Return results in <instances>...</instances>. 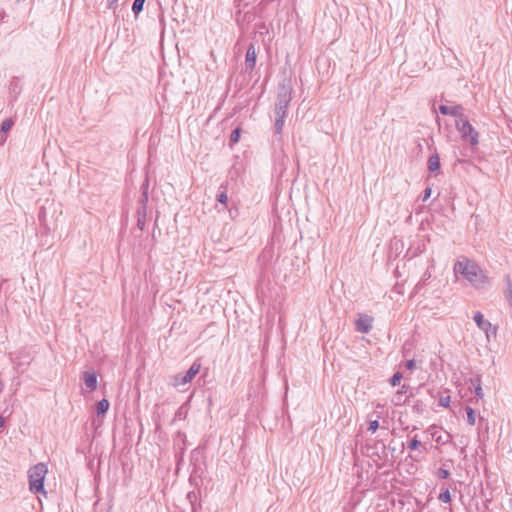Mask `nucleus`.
Masks as SVG:
<instances>
[{
    "mask_svg": "<svg viewBox=\"0 0 512 512\" xmlns=\"http://www.w3.org/2000/svg\"><path fill=\"white\" fill-rule=\"evenodd\" d=\"M455 275L463 277L470 285L477 289L485 288L488 284V277L480 266L473 260L461 256L453 267Z\"/></svg>",
    "mask_w": 512,
    "mask_h": 512,
    "instance_id": "nucleus-1",
    "label": "nucleus"
},
{
    "mask_svg": "<svg viewBox=\"0 0 512 512\" xmlns=\"http://www.w3.org/2000/svg\"><path fill=\"white\" fill-rule=\"evenodd\" d=\"M48 473V468L44 463H38L30 468L29 486L34 493L44 492L43 482Z\"/></svg>",
    "mask_w": 512,
    "mask_h": 512,
    "instance_id": "nucleus-2",
    "label": "nucleus"
},
{
    "mask_svg": "<svg viewBox=\"0 0 512 512\" xmlns=\"http://www.w3.org/2000/svg\"><path fill=\"white\" fill-rule=\"evenodd\" d=\"M455 126L463 139L469 141L472 146L478 145L479 134L475 131L467 118L460 117L456 120Z\"/></svg>",
    "mask_w": 512,
    "mask_h": 512,
    "instance_id": "nucleus-3",
    "label": "nucleus"
},
{
    "mask_svg": "<svg viewBox=\"0 0 512 512\" xmlns=\"http://www.w3.org/2000/svg\"><path fill=\"white\" fill-rule=\"evenodd\" d=\"M291 101V89L285 82L281 83L278 88L277 100L275 104V114L286 116L287 108Z\"/></svg>",
    "mask_w": 512,
    "mask_h": 512,
    "instance_id": "nucleus-4",
    "label": "nucleus"
},
{
    "mask_svg": "<svg viewBox=\"0 0 512 512\" xmlns=\"http://www.w3.org/2000/svg\"><path fill=\"white\" fill-rule=\"evenodd\" d=\"M475 324L485 334L487 341L496 337L497 327L492 322H475Z\"/></svg>",
    "mask_w": 512,
    "mask_h": 512,
    "instance_id": "nucleus-5",
    "label": "nucleus"
},
{
    "mask_svg": "<svg viewBox=\"0 0 512 512\" xmlns=\"http://www.w3.org/2000/svg\"><path fill=\"white\" fill-rule=\"evenodd\" d=\"M257 59V53L254 44H250L245 57V69L246 71H252L255 67Z\"/></svg>",
    "mask_w": 512,
    "mask_h": 512,
    "instance_id": "nucleus-6",
    "label": "nucleus"
},
{
    "mask_svg": "<svg viewBox=\"0 0 512 512\" xmlns=\"http://www.w3.org/2000/svg\"><path fill=\"white\" fill-rule=\"evenodd\" d=\"M439 112L443 115H451L456 117V120L460 117H464L462 114V107L460 105L455 106H447V105H440L439 106Z\"/></svg>",
    "mask_w": 512,
    "mask_h": 512,
    "instance_id": "nucleus-7",
    "label": "nucleus"
},
{
    "mask_svg": "<svg viewBox=\"0 0 512 512\" xmlns=\"http://www.w3.org/2000/svg\"><path fill=\"white\" fill-rule=\"evenodd\" d=\"M85 387L89 391H93L97 387V376L94 372L86 371L83 375Z\"/></svg>",
    "mask_w": 512,
    "mask_h": 512,
    "instance_id": "nucleus-8",
    "label": "nucleus"
},
{
    "mask_svg": "<svg viewBox=\"0 0 512 512\" xmlns=\"http://www.w3.org/2000/svg\"><path fill=\"white\" fill-rule=\"evenodd\" d=\"M191 381L186 378V373L182 374L179 373L177 375H174L171 377V385L176 388H182L186 384L190 383Z\"/></svg>",
    "mask_w": 512,
    "mask_h": 512,
    "instance_id": "nucleus-9",
    "label": "nucleus"
},
{
    "mask_svg": "<svg viewBox=\"0 0 512 512\" xmlns=\"http://www.w3.org/2000/svg\"><path fill=\"white\" fill-rule=\"evenodd\" d=\"M367 450H373L372 454L377 455L380 458V454H384L386 451V446L383 441H376L373 446L367 445Z\"/></svg>",
    "mask_w": 512,
    "mask_h": 512,
    "instance_id": "nucleus-10",
    "label": "nucleus"
},
{
    "mask_svg": "<svg viewBox=\"0 0 512 512\" xmlns=\"http://www.w3.org/2000/svg\"><path fill=\"white\" fill-rule=\"evenodd\" d=\"M440 169V158L438 154H433L428 159V170L430 172H436Z\"/></svg>",
    "mask_w": 512,
    "mask_h": 512,
    "instance_id": "nucleus-11",
    "label": "nucleus"
},
{
    "mask_svg": "<svg viewBox=\"0 0 512 512\" xmlns=\"http://www.w3.org/2000/svg\"><path fill=\"white\" fill-rule=\"evenodd\" d=\"M201 368V364L198 362H194L191 367L186 371V378L188 380L192 381V379L199 373Z\"/></svg>",
    "mask_w": 512,
    "mask_h": 512,
    "instance_id": "nucleus-12",
    "label": "nucleus"
},
{
    "mask_svg": "<svg viewBox=\"0 0 512 512\" xmlns=\"http://www.w3.org/2000/svg\"><path fill=\"white\" fill-rule=\"evenodd\" d=\"M109 406L110 404L106 399H103L100 402H98L96 406L97 416L100 417L101 415H104L108 411Z\"/></svg>",
    "mask_w": 512,
    "mask_h": 512,
    "instance_id": "nucleus-13",
    "label": "nucleus"
},
{
    "mask_svg": "<svg viewBox=\"0 0 512 512\" xmlns=\"http://www.w3.org/2000/svg\"><path fill=\"white\" fill-rule=\"evenodd\" d=\"M371 329V322H355V330L357 332L368 333Z\"/></svg>",
    "mask_w": 512,
    "mask_h": 512,
    "instance_id": "nucleus-14",
    "label": "nucleus"
},
{
    "mask_svg": "<svg viewBox=\"0 0 512 512\" xmlns=\"http://www.w3.org/2000/svg\"><path fill=\"white\" fill-rule=\"evenodd\" d=\"M276 120H275V133L279 134L281 133L283 126H284V119L286 116H281V114H275Z\"/></svg>",
    "mask_w": 512,
    "mask_h": 512,
    "instance_id": "nucleus-15",
    "label": "nucleus"
},
{
    "mask_svg": "<svg viewBox=\"0 0 512 512\" xmlns=\"http://www.w3.org/2000/svg\"><path fill=\"white\" fill-rule=\"evenodd\" d=\"M467 422L470 425H474L476 422V412L471 407H466Z\"/></svg>",
    "mask_w": 512,
    "mask_h": 512,
    "instance_id": "nucleus-16",
    "label": "nucleus"
},
{
    "mask_svg": "<svg viewBox=\"0 0 512 512\" xmlns=\"http://www.w3.org/2000/svg\"><path fill=\"white\" fill-rule=\"evenodd\" d=\"M14 122L12 119H5L1 124L0 133H7L13 126Z\"/></svg>",
    "mask_w": 512,
    "mask_h": 512,
    "instance_id": "nucleus-17",
    "label": "nucleus"
},
{
    "mask_svg": "<svg viewBox=\"0 0 512 512\" xmlns=\"http://www.w3.org/2000/svg\"><path fill=\"white\" fill-rule=\"evenodd\" d=\"M431 276V272L429 270H426L423 273L421 280L417 283L416 288L421 289V287L425 285V283L431 278Z\"/></svg>",
    "mask_w": 512,
    "mask_h": 512,
    "instance_id": "nucleus-18",
    "label": "nucleus"
},
{
    "mask_svg": "<svg viewBox=\"0 0 512 512\" xmlns=\"http://www.w3.org/2000/svg\"><path fill=\"white\" fill-rule=\"evenodd\" d=\"M144 2L145 0H134L132 10L136 15L142 11Z\"/></svg>",
    "mask_w": 512,
    "mask_h": 512,
    "instance_id": "nucleus-19",
    "label": "nucleus"
},
{
    "mask_svg": "<svg viewBox=\"0 0 512 512\" xmlns=\"http://www.w3.org/2000/svg\"><path fill=\"white\" fill-rule=\"evenodd\" d=\"M439 500L443 503H449L451 501V495L448 489L440 493Z\"/></svg>",
    "mask_w": 512,
    "mask_h": 512,
    "instance_id": "nucleus-20",
    "label": "nucleus"
},
{
    "mask_svg": "<svg viewBox=\"0 0 512 512\" xmlns=\"http://www.w3.org/2000/svg\"><path fill=\"white\" fill-rule=\"evenodd\" d=\"M401 379H402V374L400 372H396L390 378V384L392 386H396V385H398L400 383Z\"/></svg>",
    "mask_w": 512,
    "mask_h": 512,
    "instance_id": "nucleus-21",
    "label": "nucleus"
},
{
    "mask_svg": "<svg viewBox=\"0 0 512 512\" xmlns=\"http://www.w3.org/2000/svg\"><path fill=\"white\" fill-rule=\"evenodd\" d=\"M379 428V422L377 420L370 421L368 424V431L375 433Z\"/></svg>",
    "mask_w": 512,
    "mask_h": 512,
    "instance_id": "nucleus-22",
    "label": "nucleus"
},
{
    "mask_svg": "<svg viewBox=\"0 0 512 512\" xmlns=\"http://www.w3.org/2000/svg\"><path fill=\"white\" fill-rule=\"evenodd\" d=\"M439 405L442 407H449L450 405V396H441L439 399Z\"/></svg>",
    "mask_w": 512,
    "mask_h": 512,
    "instance_id": "nucleus-23",
    "label": "nucleus"
},
{
    "mask_svg": "<svg viewBox=\"0 0 512 512\" xmlns=\"http://www.w3.org/2000/svg\"><path fill=\"white\" fill-rule=\"evenodd\" d=\"M239 138H240V130L239 129L233 130L230 135L231 142L236 143L239 141Z\"/></svg>",
    "mask_w": 512,
    "mask_h": 512,
    "instance_id": "nucleus-24",
    "label": "nucleus"
},
{
    "mask_svg": "<svg viewBox=\"0 0 512 512\" xmlns=\"http://www.w3.org/2000/svg\"><path fill=\"white\" fill-rule=\"evenodd\" d=\"M421 445V442L416 438L414 437L410 442H409V449L411 450H416L419 446Z\"/></svg>",
    "mask_w": 512,
    "mask_h": 512,
    "instance_id": "nucleus-25",
    "label": "nucleus"
},
{
    "mask_svg": "<svg viewBox=\"0 0 512 512\" xmlns=\"http://www.w3.org/2000/svg\"><path fill=\"white\" fill-rule=\"evenodd\" d=\"M475 395L478 398H483V396H484L483 391H482V387H481V383H480L479 379H477V385L475 387Z\"/></svg>",
    "mask_w": 512,
    "mask_h": 512,
    "instance_id": "nucleus-26",
    "label": "nucleus"
},
{
    "mask_svg": "<svg viewBox=\"0 0 512 512\" xmlns=\"http://www.w3.org/2000/svg\"><path fill=\"white\" fill-rule=\"evenodd\" d=\"M217 200L218 202H220L221 204H227V201H228V196L225 192H221L217 195Z\"/></svg>",
    "mask_w": 512,
    "mask_h": 512,
    "instance_id": "nucleus-27",
    "label": "nucleus"
},
{
    "mask_svg": "<svg viewBox=\"0 0 512 512\" xmlns=\"http://www.w3.org/2000/svg\"><path fill=\"white\" fill-rule=\"evenodd\" d=\"M450 476V472L446 469L440 468L438 470V477L441 479H447Z\"/></svg>",
    "mask_w": 512,
    "mask_h": 512,
    "instance_id": "nucleus-28",
    "label": "nucleus"
},
{
    "mask_svg": "<svg viewBox=\"0 0 512 512\" xmlns=\"http://www.w3.org/2000/svg\"><path fill=\"white\" fill-rule=\"evenodd\" d=\"M404 366H405L406 369L412 371L415 368L416 363H415V361L413 359H411V360H407L405 362Z\"/></svg>",
    "mask_w": 512,
    "mask_h": 512,
    "instance_id": "nucleus-29",
    "label": "nucleus"
},
{
    "mask_svg": "<svg viewBox=\"0 0 512 512\" xmlns=\"http://www.w3.org/2000/svg\"><path fill=\"white\" fill-rule=\"evenodd\" d=\"M472 320H484V316L480 311L474 312Z\"/></svg>",
    "mask_w": 512,
    "mask_h": 512,
    "instance_id": "nucleus-30",
    "label": "nucleus"
},
{
    "mask_svg": "<svg viewBox=\"0 0 512 512\" xmlns=\"http://www.w3.org/2000/svg\"><path fill=\"white\" fill-rule=\"evenodd\" d=\"M431 188H426L423 195V201H426L431 196Z\"/></svg>",
    "mask_w": 512,
    "mask_h": 512,
    "instance_id": "nucleus-31",
    "label": "nucleus"
},
{
    "mask_svg": "<svg viewBox=\"0 0 512 512\" xmlns=\"http://www.w3.org/2000/svg\"><path fill=\"white\" fill-rule=\"evenodd\" d=\"M138 227L142 230L144 227V222L139 218L138 219Z\"/></svg>",
    "mask_w": 512,
    "mask_h": 512,
    "instance_id": "nucleus-32",
    "label": "nucleus"
},
{
    "mask_svg": "<svg viewBox=\"0 0 512 512\" xmlns=\"http://www.w3.org/2000/svg\"><path fill=\"white\" fill-rule=\"evenodd\" d=\"M406 392V386L403 385L401 391H399L397 394L400 395L401 393Z\"/></svg>",
    "mask_w": 512,
    "mask_h": 512,
    "instance_id": "nucleus-33",
    "label": "nucleus"
},
{
    "mask_svg": "<svg viewBox=\"0 0 512 512\" xmlns=\"http://www.w3.org/2000/svg\"><path fill=\"white\" fill-rule=\"evenodd\" d=\"M4 425V419L0 416V428Z\"/></svg>",
    "mask_w": 512,
    "mask_h": 512,
    "instance_id": "nucleus-34",
    "label": "nucleus"
},
{
    "mask_svg": "<svg viewBox=\"0 0 512 512\" xmlns=\"http://www.w3.org/2000/svg\"><path fill=\"white\" fill-rule=\"evenodd\" d=\"M358 320L363 321V320H370V319L367 316H365V317H360Z\"/></svg>",
    "mask_w": 512,
    "mask_h": 512,
    "instance_id": "nucleus-35",
    "label": "nucleus"
},
{
    "mask_svg": "<svg viewBox=\"0 0 512 512\" xmlns=\"http://www.w3.org/2000/svg\"><path fill=\"white\" fill-rule=\"evenodd\" d=\"M117 1H118V0H109L110 5H112V4H114V3H116Z\"/></svg>",
    "mask_w": 512,
    "mask_h": 512,
    "instance_id": "nucleus-36",
    "label": "nucleus"
}]
</instances>
